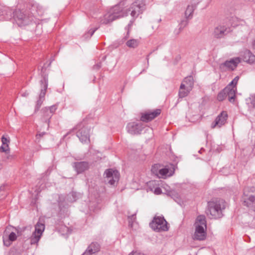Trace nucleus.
I'll use <instances>...</instances> for the list:
<instances>
[{
	"instance_id": "f03ea898",
	"label": "nucleus",
	"mask_w": 255,
	"mask_h": 255,
	"mask_svg": "<svg viewBox=\"0 0 255 255\" xmlns=\"http://www.w3.org/2000/svg\"><path fill=\"white\" fill-rule=\"evenodd\" d=\"M225 208V204L223 200H213L208 203L207 214L212 218H220L222 217V211Z\"/></svg>"
},
{
	"instance_id": "9d476101",
	"label": "nucleus",
	"mask_w": 255,
	"mask_h": 255,
	"mask_svg": "<svg viewBox=\"0 0 255 255\" xmlns=\"http://www.w3.org/2000/svg\"><path fill=\"white\" fill-rule=\"evenodd\" d=\"M40 84L41 88V92L39 95V98L37 101L36 110H38L44 100V97L48 86V78L46 76H44L43 79L41 80Z\"/></svg>"
},
{
	"instance_id": "4468645a",
	"label": "nucleus",
	"mask_w": 255,
	"mask_h": 255,
	"mask_svg": "<svg viewBox=\"0 0 255 255\" xmlns=\"http://www.w3.org/2000/svg\"><path fill=\"white\" fill-rule=\"evenodd\" d=\"M228 114L226 112H222L215 120V121L211 124V128H220L223 125H224L227 119Z\"/></svg>"
},
{
	"instance_id": "6ab92c4d",
	"label": "nucleus",
	"mask_w": 255,
	"mask_h": 255,
	"mask_svg": "<svg viewBox=\"0 0 255 255\" xmlns=\"http://www.w3.org/2000/svg\"><path fill=\"white\" fill-rule=\"evenodd\" d=\"M240 62V59L237 57L226 61L224 63L223 66L229 70H233Z\"/></svg>"
},
{
	"instance_id": "72a5a7b5",
	"label": "nucleus",
	"mask_w": 255,
	"mask_h": 255,
	"mask_svg": "<svg viewBox=\"0 0 255 255\" xmlns=\"http://www.w3.org/2000/svg\"><path fill=\"white\" fill-rule=\"evenodd\" d=\"M1 142L3 145H6L8 144L9 141L6 138L3 136L1 138Z\"/></svg>"
},
{
	"instance_id": "c9c22d12",
	"label": "nucleus",
	"mask_w": 255,
	"mask_h": 255,
	"mask_svg": "<svg viewBox=\"0 0 255 255\" xmlns=\"http://www.w3.org/2000/svg\"><path fill=\"white\" fill-rule=\"evenodd\" d=\"M251 104L255 108V94L251 98Z\"/></svg>"
},
{
	"instance_id": "393cba45",
	"label": "nucleus",
	"mask_w": 255,
	"mask_h": 255,
	"mask_svg": "<svg viewBox=\"0 0 255 255\" xmlns=\"http://www.w3.org/2000/svg\"><path fill=\"white\" fill-rule=\"evenodd\" d=\"M87 249L88 251H89L91 254L92 255L100 251V245L97 243H93L88 246Z\"/></svg>"
},
{
	"instance_id": "dca6fc26",
	"label": "nucleus",
	"mask_w": 255,
	"mask_h": 255,
	"mask_svg": "<svg viewBox=\"0 0 255 255\" xmlns=\"http://www.w3.org/2000/svg\"><path fill=\"white\" fill-rule=\"evenodd\" d=\"M194 233L193 238L194 240L198 241H203L206 237V230L203 228H194Z\"/></svg>"
},
{
	"instance_id": "f257e3e1",
	"label": "nucleus",
	"mask_w": 255,
	"mask_h": 255,
	"mask_svg": "<svg viewBox=\"0 0 255 255\" xmlns=\"http://www.w3.org/2000/svg\"><path fill=\"white\" fill-rule=\"evenodd\" d=\"M145 0H136L129 7L122 8L123 17L127 16L128 14L132 17V19L130 20L128 27L131 26L133 20L145 9Z\"/></svg>"
},
{
	"instance_id": "58836bf2",
	"label": "nucleus",
	"mask_w": 255,
	"mask_h": 255,
	"mask_svg": "<svg viewBox=\"0 0 255 255\" xmlns=\"http://www.w3.org/2000/svg\"><path fill=\"white\" fill-rule=\"evenodd\" d=\"M91 253L89 251H88V249L86 250V251L82 255H90Z\"/></svg>"
},
{
	"instance_id": "0eeeda50",
	"label": "nucleus",
	"mask_w": 255,
	"mask_h": 255,
	"mask_svg": "<svg viewBox=\"0 0 255 255\" xmlns=\"http://www.w3.org/2000/svg\"><path fill=\"white\" fill-rule=\"evenodd\" d=\"M150 227L157 232L166 231L168 228L167 222L163 217H155L152 222L150 224Z\"/></svg>"
},
{
	"instance_id": "ea45409f",
	"label": "nucleus",
	"mask_w": 255,
	"mask_h": 255,
	"mask_svg": "<svg viewBox=\"0 0 255 255\" xmlns=\"http://www.w3.org/2000/svg\"><path fill=\"white\" fill-rule=\"evenodd\" d=\"M27 95H28V93H27V92H24L22 94V96L23 97H26Z\"/></svg>"
},
{
	"instance_id": "cd10ccee",
	"label": "nucleus",
	"mask_w": 255,
	"mask_h": 255,
	"mask_svg": "<svg viewBox=\"0 0 255 255\" xmlns=\"http://www.w3.org/2000/svg\"><path fill=\"white\" fill-rule=\"evenodd\" d=\"M139 44V41L137 39H132L128 40L127 43L126 45L130 48H135Z\"/></svg>"
},
{
	"instance_id": "37998d69",
	"label": "nucleus",
	"mask_w": 255,
	"mask_h": 255,
	"mask_svg": "<svg viewBox=\"0 0 255 255\" xmlns=\"http://www.w3.org/2000/svg\"><path fill=\"white\" fill-rule=\"evenodd\" d=\"M38 15H41V13L40 12V11L38 12Z\"/></svg>"
},
{
	"instance_id": "5701e85b",
	"label": "nucleus",
	"mask_w": 255,
	"mask_h": 255,
	"mask_svg": "<svg viewBox=\"0 0 255 255\" xmlns=\"http://www.w3.org/2000/svg\"><path fill=\"white\" fill-rule=\"evenodd\" d=\"M75 168L77 173H81L86 170L88 167V165L87 162H81L75 163Z\"/></svg>"
},
{
	"instance_id": "20e7f679",
	"label": "nucleus",
	"mask_w": 255,
	"mask_h": 255,
	"mask_svg": "<svg viewBox=\"0 0 255 255\" xmlns=\"http://www.w3.org/2000/svg\"><path fill=\"white\" fill-rule=\"evenodd\" d=\"M151 172L159 178H166L174 173L173 165L161 167L159 164H155L151 168Z\"/></svg>"
},
{
	"instance_id": "f3484780",
	"label": "nucleus",
	"mask_w": 255,
	"mask_h": 255,
	"mask_svg": "<svg viewBox=\"0 0 255 255\" xmlns=\"http://www.w3.org/2000/svg\"><path fill=\"white\" fill-rule=\"evenodd\" d=\"M194 227L207 229V221L204 215H199L196 217L194 224Z\"/></svg>"
},
{
	"instance_id": "2f4dec72",
	"label": "nucleus",
	"mask_w": 255,
	"mask_h": 255,
	"mask_svg": "<svg viewBox=\"0 0 255 255\" xmlns=\"http://www.w3.org/2000/svg\"><path fill=\"white\" fill-rule=\"evenodd\" d=\"M239 79V78L238 76L236 77L229 85H232V87H235V86L236 85Z\"/></svg>"
},
{
	"instance_id": "f8f14e48",
	"label": "nucleus",
	"mask_w": 255,
	"mask_h": 255,
	"mask_svg": "<svg viewBox=\"0 0 255 255\" xmlns=\"http://www.w3.org/2000/svg\"><path fill=\"white\" fill-rule=\"evenodd\" d=\"M144 126L140 122L129 123L127 126L128 132L132 135L140 134Z\"/></svg>"
},
{
	"instance_id": "ddd939ff",
	"label": "nucleus",
	"mask_w": 255,
	"mask_h": 255,
	"mask_svg": "<svg viewBox=\"0 0 255 255\" xmlns=\"http://www.w3.org/2000/svg\"><path fill=\"white\" fill-rule=\"evenodd\" d=\"M10 228H7L3 235V242L4 246L9 247L11 243L17 239L16 234L13 232L10 231Z\"/></svg>"
},
{
	"instance_id": "39448f33",
	"label": "nucleus",
	"mask_w": 255,
	"mask_h": 255,
	"mask_svg": "<svg viewBox=\"0 0 255 255\" xmlns=\"http://www.w3.org/2000/svg\"><path fill=\"white\" fill-rule=\"evenodd\" d=\"M244 205L250 207L255 208V188L247 187L244 189L243 196Z\"/></svg>"
},
{
	"instance_id": "aec40b11",
	"label": "nucleus",
	"mask_w": 255,
	"mask_h": 255,
	"mask_svg": "<svg viewBox=\"0 0 255 255\" xmlns=\"http://www.w3.org/2000/svg\"><path fill=\"white\" fill-rule=\"evenodd\" d=\"M225 89H228L226 93L227 94V96L228 97L229 101L231 102H234L236 88L235 87H232V85H228Z\"/></svg>"
},
{
	"instance_id": "79ce46f5",
	"label": "nucleus",
	"mask_w": 255,
	"mask_h": 255,
	"mask_svg": "<svg viewBox=\"0 0 255 255\" xmlns=\"http://www.w3.org/2000/svg\"><path fill=\"white\" fill-rule=\"evenodd\" d=\"M183 22L185 23V25L187 24V21H183Z\"/></svg>"
},
{
	"instance_id": "473e14b6",
	"label": "nucleus",
	"mask_w": 255,
	"mask_h": 255,
	"mask_svg": "<svg viewBox=\"0 0 255 255\" xmlns=\"http://www.w3.org/2000/svg\"><path fill=\"white\" fill-rule=\"evenodd\" d=\"M96 31V29H90L87 33L85 34L86 38L90 37Z\"/></svg>"
},
{
	"instance_id": "7ed1b4c3",
	"label": "nucleus",
	"mask_w": 255,
	"mask_h": 255,
	"mask_svg": "<svg viewBox=\"0 0 255 255\" xmlns=\"http://www.w3.org/2000/svg\"><path fill=\"white\" fill-rule=\"evenodd\" d=\"M122 17H123L122 7L119 5H115L104 15L101 20V22L107 24Z\"/></svg>"
},
{
	"instance_id": "bb28decb",
	"label": "nucleus",
	"mask_w": 255,
	"mask_h": 255,
	"mask_svg": "<svg viewBox=\"0 0 255 255\" xmlns=\"http://www.w3.org/2000/svg\"><path fill=\"white\" fill-rule=\"evenodd\" d=\"M195 7L193 5H188L185 10V15L186 18H190L194 11Z\"/></svg>"
},
{
	"instance_id": "a878e982",
	"label": "nucleus",
	"mask_w": 255,
	"mask_h": 255,
	"mask_svg": "<svg viewBox=\"0 0 255 255\" xmlns=\"http://www.w3.org/2000/svg\"><path fill=\"white\" fill-rule=\"evenodd\" d=\"M244 60L250 63H253L255 61V56L250 51H246L245 53Z\"/></svg>"
},
{
	"instance_id": "f704fd0d",
	"label": "nucleus",
	"mask_w": 255,
	"mask_h": 255,
	"mask_svg": "<svg viewBox=\"0 0 255 255\" xmlns=\"http://www.w3.org/2000/svg\"><path fill=\"white\" fill-rule=\"evenodd\" d=\"M162 193L161 190L160 188L157 187L154 190V193L156 195L160 194Z\"/></svg>"
},
{
	"instance_id": "e433bc0d",
	"label": "nucleus",
	"mask_w": 255,
	"mask_h": 255,
	"mask_svg": "<svg viewBox=\"0 0 255 255\" xmlns=\"http://www.w3.org/2000/svg\"><path fill=\"white\" fill-rule=\"evenodd\" d=\"M129 255H145L143 253L138 252H133L129 254Z\"/></svg>"
},
{
	"instance_id": "4be33fe9",
	"label": "nucleus",
	"mask_w": 255,
	"mask_h": 255,
	"mask_svg": "<svg viewBox=\"0 0 255 255\" xmlns=\"http://www.w3.org/2000/svg\"><path fill=\"white\" fill-rule=\"evenodd\" d=\"M181 84H183L185 87L190 90H192L194 85V79L192 76H188L184 78Z\"/></svg>"
},
{
	"instance_id": "9b49d317",
	"label": "nucleus",
	"mask_w": 255,
	"mask_h": 255,
	"mask_svg": "<svg viewBox=\"0 0 255 255\" xmlns=\"http://www.w3.org/2000/svg\"><path fill=\"white\" fill-rule=\"evenodd\" d=\"M77 128L78 129L77 136L80 140L83 143H87L89 141V132L90 129L84 127L82 124L78 125Z\"/></svg>"
},
{
	"instance_id": "6e6552de",
	"label": "nucleus",
	"mask_w": 255,
	"mask_h": 255,
	"mask_svg": "<svg viewBox=\"0 0 255 255\" xmlns=\"http://www.w3.org/2000/svg\"><path fill=\"white\" fill-rule=\"evenodd\" d=\"M104 176L106 182L114 186L119 180L120 173L117 170L108 169L105 171Z\"/></svg>"
},
{
	"instance_id": "b1692460",
	"label": "nucleus",
	"mask_w": 255,
	"mask_h": 255,
	"mask_svg": "<svg viewBox=\"0 0 255 255\" xmlns=\"http://www.w3.org/2000/svg\"><path fill=\"white\" fill-rule=\"evenodd\" d=\"M190 91L191 90L185 87L183 84H181L178 93L179 98H183L186 97Z\"/></svg>"
},
{
	"instance_id": "412c9836",
	"label": "nucleus",
	"mask_w": 255,
	"mask_h": 255,
	"mask_svg": "<svg viewBox=\"0 0 255 255\" xmlns=\"http://www.w3.org/2000/svg\"><path fill=\"white\" fill-rule=\"evenodd\" d=\"M57 109L56 105H53L49 107H45L42 109L44 116L46 118H50Z\"/></svg>"
},
{
	"instance_id": "423d86ee",
	"label": "nucleus",
	"mask_w": 255,
	"mask_h": 255,
	"mask_svg": "<svg viewBox=\"0 0 255 255\" xmlns=\"http://www.w3.org/2000/svg\"><path fill=\"white\" fill-rule=\"evenodd\" d=\"M13 19L19 26L28 25L33 20L32 16L27 15L19 10H16L13 12Z\"/></svg>"
},
{
	"instance_id": "a211bd4d",
	"label": "nucleus",
	"mask_w": 255,
	"mask_h": 255,
	"mask_svg": "<svg viewBox=\"0 0 255 255\" xmlns=\"http://www.w3.org/2000/svg\"><path fill=\"white\" fill-rule=\"evenodd\" d=\"M230 32V29L224 26H219L215 28L214 35L217 38H221Z\"/></svg>"
},
{
	"instance_id": "2eb2a0df",
	"label": "nucleus",
	"mask_w": 255,
	"mask_h": 255,
	"mask_svg": "<svg viewBox=\"0 0 255 255\" xmlns=\"http://www.w3.org/2000/svg\"><path fill=\"white\" fill-rule=\"evenodd\" d=\"M160 114V110L156 109L152 112H147L143 113L140 120L144 122H148L156 117Z\"/></svg>"
},
{
	"instance_id": "c756f323",
	"label": "nucleus",
	"mask_w": 255,
	"mask_h": 255,
	"mask_svg": "<svg viewBox=\"0 0 255 255\" xmlns=\"http://www.w3.org/2000/svg\"><path fill=\"white\" fill-rule=\"evenodd\" d=\"M77 198V194L75 192H72L68 195L67 201L70 202L75 201Z\"/></svg>"
},
{
	"instance_id": "c85d7f7f",
	"label": "nucleus",
	"mask_w": 255,
	"mask_h": 255,
	"mask_svg": "<svg viewBox=\"0 0 255 255\" xmlns=\"http://www.w3.org/2000/svg\"><path fill=\"white\" fill-rule=\"evenodd\" d=\"M228 90V89H224L222 91L220 92L218 95V100L220 101L224 100L227 96L226 92Z\"/></svg>"
},
{
	"instance_id": "4c0bfd02",
	"label": "nucleus",
	"mask_w": 255,
	"mask_h": 255,
	"mask_svg": "<svg viewBox=\"0 0 255 255\" xmlns=\"http://www.w3.org/2000/svg\"><path fill=\"white\" fill-rule=\"evenodd\" d=\"M45 134V132H44L37 134L36 135V139L37 140L40 137L43 136Z\"/></svg>"
},
{
	"instance_id": "a19ab883",
	"label": "nucleus",
	"mask_w": 255,
	"mask_h": 255,
	"mask_svg": "<svg viewBox=\"0 0 255 255\" xmlns=\"http://www.w3.org/2000/svg\"><path fill=\"white\" fill-rule=\"evenodd\" d=\"M155 183V181H150V182H149V185H153Z\"/></svg>"
},
{
	"instance_id": "1a4fd4ad",
	"label": "nucleus",
	"mask_w": 255,
	"mask_h": 255,
	"mask_svg": "<svg viewBox=\"0 0 255 255\" xmlns=\"http://www.w3.org/2000/svg\"><path fill=\"white\" fill-rule=\"evenodd\" d=\"M45 230L44 223L40 221H38L35 226V231L30 237V243L31 245L37 244Z\"/></svg>"
},
{
	"instance_id": "7c9ffc66",
	"label": "nucleus",
	"mask_w": 255,
	"mask_h": 255,
	"mask_svg": "<svg viewBox=\"0 0 255 255\" xmlns=\"http://www.w3.org/2000/svg\"><path fill=\"white\" fill-rule=\"evenodd\" d=\"M8 144H6V145H2L0 147V152H7L8 150Z\"/></svg>"
}]
</instances>
